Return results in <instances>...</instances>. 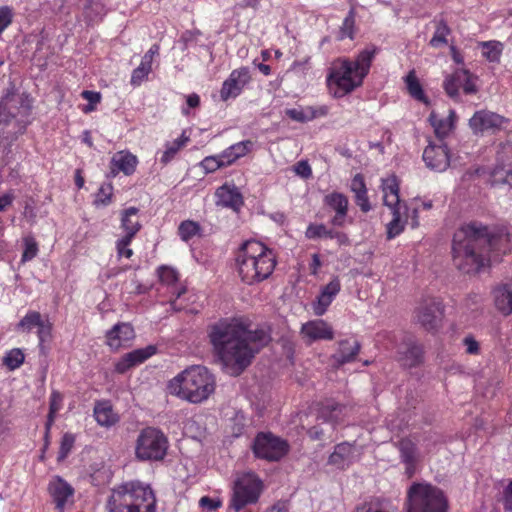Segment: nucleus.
I'll use <instances>...</instances> for the list:
<instances>
[{"mask_svg":"<svg viewBox=\"0 0 512 512\" xmlns=\"http://www.w3.org/2000/svg\"><path fill=\"white\" fill-rule=\"evenodd\" d=\"M250 327L251 322L245 317L221 318L208 326L214 354L233 375L241 374L271 339L266 330Z\"/></svg>","mask_w":512,"mask_h":512,"instance_id":"obj_1","label":"nucleus"},{"mask_svg":"<svg viewBox=\"0 0 512 512\" xmlns=\"http://www.w3.org/2000/svg\"><path fill=\"white\" fill-rule=\"evenodd\" d=\"M508 242V234L503 229L471 221L453 235V263L463 273H477L489 264L492 253L505 254Z\"/></svg>","mask_w":512,"mask_h":512,"instance_id":"obj_2","label":"nucleus"},{"mask_svg":"<svg viewBox=\"0 0 512 512\" xmlns=\"http://www.w3.org/2000/svg\"><path fill=\"white\" fill-rule=\"evenodd\" d=\"M235 269L246 285H256L273 274L277 257L274 251L257 240L244 241L235 252Z\"/></svg>","mask_w":512,"mask_h":512,"instance_id":"obj_3","label":"nucleus"},{"mask_svg":"<svg viewBox=\"0 0 512 512\" xmlns=\"http://www.w3.org/2000/svg\"><path fill=\"white\" fill-rule=\"evenodd\" d=\"M214 375L204 366L193 365L168 383L170 394L197 404L207 400L215 391Z\"/></svg>","mask_w":512,"mask_h":512,"instance_id":"obj_4","label":"nucleus"},{"mask_svg":"<svg viewBox=\"0 0 512 512\" xmlns=\"http://www.w3.org/2000/svg\"><path fill=\"white\" fill-rule=\"evenodd\" d=\"M107 506L109 512H155L156 498L149 485L130 481L113 489Z\"/></svg>","mask_w":512,"mask_h":512,"instance_id":"obj_5","label":"nucleus"},{"mask_svg":"<svg viewBox=\"0 0 512 512\" xmlns=\"http://www.w3.org/2000/svg\"><path fill=\"white\" fill-rule=\"evenodd\" d=\"M449 503L444 492L428 483H413L405 503L406 512H447Z\"/></svg>","mask_w":512,"mask_h":512,"instance_id":"obj_6","label":"nucleus"},{"mask_svg":"<svg viewBox=\"0 0 512 512\" xmlns=\"http://www.w3.org/2000/svg\"><path fill=\"white\" fill-rule=\"evenodd\" d=\"M360 74L352 67L351 59L338 58L329 70L326 78L329 92L335 98H342L363 84Z\"/></svg>","mask_w":512,"mask_h":512,"instance_id":"obj_7","label":"nucleus"},{"mask_svg":"<svg viewBox=\"0 0 512 512\" xmlns=\"http://www.w3.org/2000/svg\"><path fill=\"white\" fill-rule=\"evenodd\" d=\"M263 489V481L256 473L241 474L234 481L229 507L239 512L247 505L256 504Z\"/></svg>","mask_w":512,"mask_h":512,"instance_id":"obj_8","label":"nucleus"},{"mask_svg":"<svg viewBox=\"0 0 512 512\" xmlns=\"http://www.w3.org/2000/svg\"><path fill=\"white\" fill-rule=\"evenodd\" d=\"M169 447L167 436L158 428L146 427L139 433L135 455L141 461H161Z\"/></svg>","mask_w":512,"mask_h":512,"instance_id":"obj_9","label":"nucleus"},{"mask_svg":"<svg viewBox=\"0 0 512 512\" xmlns=\"http://www.w3.org/2000/svg\"><path fill=\"white\" fill-rule=\"evenodd\" d=\"M254 456L268 462H278L290 451L287 440L272 432H258L251 446Z\"/></svg>","mask_w":512,"mask_h":512,"instance_id":"obj_10","label":"nucleus"},{"mask_svg":"<svg viewBox=\"0 0 512 512\" xmlns=\"http://www.w3.org/2000/svg\"><path fill=\"white\" fill-rule=\"evenodd\" d=\"M31 110L32 100L28 96L8 92L0 102V125L8 124L12 119L27 125Z\"/></svg>","mask_w":512,"mask_h":512,"instance_id":"obj_11","label":"nucleus"},{"mask_svg":"<svg viewBox=\"0 0 512 512\" xmlns=\"http://www.w3.org/2000/svg\"><path fill=\"white\" fill-rule=\"evenodd\" d=\"M47 493L57 512H65L66 507L74 503L75 489L59 475L51 477L47 485Z\"/></svg>","mask_w":512,"mask_h":512,"instance_id":"obj_12","label":"nucleus"},{"mask_svg":"<svg viewBox=\"0 0 512 512\" xmlns=\"http://www.w3.org/2000/svg\"><path fill=\"white\" fill-rule=\"evenodd\" d=\"M442 302L436 298H426L416 309L417 322L427 331L436 330L443 317Z\"/></svg>","mask_w":512,"mask_h":512,"instance_id":"obj_13","label":"nucleus"},{"mask_svg":"<svg viewBox=\"0 0 512 512\" xmlns=\"http://www.w3.org/2000/svg\"><path fill=\"white\" fill-rule=\"evenodd\" d=\"M443 88L447 95L453 99L459 96L460 90L465 94H475L477 92L475 77L466 69H456L448 75L443 82Z\"/></svg>","mask_w":512,"mask_h":512,"instance_id":"obj_14","label":"nucleus"},{"mask_svg":"<svg viewBox=\"0 0 512 512\" xmlns=\"http://www.w3.org/2000/svg\"><path fill=\"white\" fill-rule=\"evenodd\" d=\"M250 81L251 74L248 67L243 66L232 70L228 78L222 83L219 91L220 99L227 102L230 99L237 98Z\"/></svg>","mask_w":512,"mask_h":512,"instance_id":"obj_15","label":"nucleus"},{"mask_svg":"<svg viewBox=\"0 0 512 512\" xmlns=\"http://www.w3.org/2000/svg\"><path fill=\"white\" fill-rule=\"evenodd\" d=\"M424 359V348L413 335H404L397 348V360L402 366L413 368Z\"/></svg>","mask_w":512,"mask_h":512,"instance_id":"obj_16","label":"nucleus"},{"mask_svg":"<svg viewBox=\"0 0 512 512\" xmlns=\"http://www.w3.org/2000/svg\"><path fill=\"white\" fill-rule=\"evenodd\" d=\"M508 120L489 110L476 111L469 120V126L475 135L495 133L499 131Z\"/></svg>","mask_w":512,"mask_h":512,"instance_id":"obj_17","label":"nucleus"},{"mask_svg":"<svg viewBox=\"0 0 512 512\" xmlns=\"http://www.w3.org/2000/svg\"><path fill=\"white\" fill-rule=\"evenodd\" d=\"M300 334L307 344L334 339L333 327L323 319L310 320L302 324Z\"/></svg>","mask_w":512,"mask_h":512,"instance_id":"obj_18","label":"nucleus"},{"mask_svg":"<svg viewBox=\"0 0 512 512\" xmlns=\"http://www.w3.org/2000/svg\"><path fill=\"white\" fill-rule=\"evenodd\" d=\"M350 410L351 408L345 404L338 403L334 400H326L320 404L317 418L336 428L346 421Z\"/></svg>","mask_w":512,"mask_h":512,"instance_id":"obj_19","label":"nucleus"},{"mask_svg":"<svg viewBox=\"0 0 512 512\" xmlns=\"http://www.w3.org/2000/svg\"><path fill=\"white\" fill-rule=\"evenodd\" d=\"M157 274L159 277V280L162 284L166 285L167 287H172V296L170 298V305L173 310L175 311H181L183 309L182 305H178L177 301L178 299L186 293L185 287H176V284L179 281V273L178 271L167 265H161L157 269Z\"/></svg>","mask_w":512,"mask_h":512,"instance_id":"obj_20","label":"nucleus"},{"mask_svg":"<svg viewBox=\"0 0 512 512\" xmlns=\"http://www.w3.org/2000/svg\"><path fill=\"white\" fill-rule=\"evenodd\" d=\"M423 160L428 168L435 171H445L450 164V154L446 144L430 143L423 152Z\"/></svg>","mask_w":512,"mask_h":512,"instance_id":"obj_21","label":"nucleus"},{"mask_svg":"<svg viewBox=\"0 0 512 512\" xmlns=\"http://www.w3.org/2000/svg\"><path fill=\"white\" fill-rule=\"evenodd\" d=\"M341 290V282L338 276H334L329 283L323 286L316 300L312 303L313 312L316 316L324 315L329 306Z\"/></svg>","mask_w":512,"mask_h":512,"instance_id":"obj_22","label":"nucleus"},{"mask_svg":"<svg viewBox=\"0 0 512 512\" xmlns=\"http://www.w3.org/2000/svg\"><path fill=\"white\" fill-rule=\"evenodd\" d=\"M324 205L335 212L331 219L333 226L342 227L348 214L349 200L346 195L340 192H331L323 199Z\"/></svg>","mask_w":512,"mask_h":512,"instance_id":"obj_23","label":"nucleus"},{"mask_svg":"<svg viewBox=\"0 0 512 512\" xmlns=\"http://www.w3.org/2000/svg\"><path fill=\"white\" fill-rule=\"evenodd\" d=\"M135 337L134 328L129 323H118L114 325L106 333V343L113 349L118 350L121 347L129 345L130 341Z\"/></svg>","mask_w":512,"mask_h":512,"instance_id":"obj_24","label":"nucleus"},{"mask_svg":"<svg viewBox=\"0 0 512 512\" xmlns=\"http://www.w3.org/2000/svg\"><path fill=\"white\" fill-rule=\"evenodd\" d=\"M216 204L238 211L244 204L243 197L237 187L224 184L215 192Z\"/></svg>","mask_w":512,"mask_h":512,"instance_id":"obj_25","label":"nucleus"},{"mask_svg":"<svg viewBox=\"0 0 512 512\" xmlns=\"http://www.w3.org/2000/svg\"><path fill=\"white\" fill-rule=\"evenodd\" d=\"M361 350V343L356 339H343L338 342V349L332 358L338 365H344L356 360Z\"/></svg>","mask_w":512,"mask_h":512,"instance_id":"obj_26","label":"nucleus"},{"mask_svg":"<svg viewBox=\"0 0 512 512\" xmlns=\"http://www.w3.org/2000/svg\"><path fill=\"white\" fill-rule=\"evenodd\" d=\"M138 164V159L135 155L130 152L120 151L116 153L110 163V173L112 176H116L119 172H123L125 175H132Z\"/></svg>","mask_w":512,"mask_h":512,"instance_id":"obj_27","label":"nucleus"},{"mask_svg":"<svg viewBox=\"0 0 512 512\" xmlns=\"http://www.w3.org/2000/svg\"><path fill=\"white\" fill-rule=\"evenodd\" d=\"M328 112L329 109L327 106H306L286 109L285 115L293 121L305 123L319 117H324L328 114Z\"/></svg>","mask_w":512,"mask_h":512,"instance_id":"obj_28","label":"nucleus"},{"mask_svg":"<svg viewBox=\"0 0 512 512\" xmlns=\"http://www.w3.org/2000/svg\"><path fill=\"white\" fill-rule=\"evenodd\" d=\"M378 52L379 48L374 44H370L359 51L354 60H351L352 67L360 74L363 80L369 74L372 62Z\"/></svg>","mask_w":512,"mask_h":512,"instance_id":"obj_29","label":"nucleus"},{"mask_svg":"<svg viewBox=\"0 0 512 512\" xmlns=\"http://www.w3.org/2000/svg\"><path fill=\"white\" fill-rule=\"evenodd\" d=\"M93 413L96 422L102 427L109 428L119 421L118 414L114 411L111 402L108 400L97 401Z\"/></svg>","mask_w":512,"mask_h":512,"instance_id":"obj_30","label":"nucleus"},{"mask_svg":"<svg viewBox=\"0 0 512 512\" xmlns=\"http://www.w3.org/2000/svg\"><path fill=\"white\" fill-rule=\"evenodd\" d=\"M382 191L384 204L390 209L402 207L399 196V181L395 175L382 180Z\"/></svg>","mask_w":512,"mask_h":512,"instance_id":"obj_31","label":"nucleus"},{"mask_svg":"<svg viewBox=\"0 0 512 512\" xmlns=\"http://www.w3.org/2000/svg\"><path fill=\"white\" fill-rule=\"evenodd\" d=\"M120 220V227L125 232L124 236H129V238L134 239L142 228L139 220V209L136 207L124 209L121 213Z\"/></svg>","mask_w":512,"mask_h":512,"instance_id":"obj_32","label":"nucleus"},{"mask_svg":"<svg viewBox=\"0 0 512 512\" xmlns=\"http://www.w3.org/2000/svg\"><path fill=\"white\" fill-rule=\"evenodd\" d=\"M455 120V112L453 110H449V115L447 117H439L436 112H431L429 116V122L431 126L434 128V133L436 137L442 141L445 137L449 135L454 127Z\"/></svg>","mask_w":512,"mask_h":512,"instance_id":"obj_33","label":"nucleus"},{"mask_svg":"<svg viewBox=\"0 0 512 512\" xmlns=\"http://www.w3.org/2000/svg\"><path fill=\"white\" fill-rule=\"evenodd\" d=\"M496 308L504 315L512 312V283L502 284L493 290Z\"/></svg>","mask_w":512,"mask_h":512,"instance_id":"obj_34","label":"nucleus"},{"mask_svg":"<svg viewBox=\"0 0 512 512\" xmlns=\"http://www.w3.org/2000/svg\"><path fill=\"white\" fill-rule=\"evenodd\" d=\"M253 147L251 140L237 142L220 153L226 167L232 165L239 158L247 155Z\"/></svg>","mask_w":512,"mask_h":512,"instance_id":"obj_35","label":"nucleus"},{"mask_svg":"<svg viewBox=\"0 0 512 512\" xmlns=\"http://www.w3.org/2000/svg\"><path fill=\"white\" fill-rule=\"evenodd\" d=\"M353 454V445L348 442H342L335 446L334 451L328 458V463L337 468L344 469L351 463Z\"/></svg>","mask_w":512,"mask_h":512,"instance_id":"obj_36","label":"nucleus"},{"mask_svg":"<svg viewBox=\"0 0 512 512\" xmlns=\"http://www.w3.org/2000/svg\"><path fill=\"white\" fill-rule=\"evenodd\" d=\"M189 141V136L186 135L185 131H183L179 138L173 141L166 142L164 145L165 149L162 152L161 157L159 159L160 163L162 165H167L168 163H170L176 157L179 151L182 150L187 145Z\"/></svg>","mask_w":512,"mask_h":512,"instance_id":"obj_37","label":"nucleus"},{"mask_svg":"<svg viewBox=\"0 0 512 512\" xmlns=\"http://www.w3.org/2000/svg\"><path fill=\"white\" fill-rule=\"evenodd\" d=\"M432 23L434 24L435 31L432 38L429 41V45L433 48H439L447 45V37L451 33V29L447 21L441 16L435 17Z\"/></svg>","mask_w":512,"mask_h":512,"instance_id":"obj_38","label":"nucleus"},{"mask_svg":"<svg viewBox=\"0 0 512 512\" xmlns=\"http://www.w3.org/2000/svg\"><path fill=\"white\" fill-rule=\"evenodd\" d=\"M354 512H395V507L388 499L374 497L358 506Z\"/></svg>","mask_w":512,"mask_h":512,"instance_id":"obj_39","label":"nucleus"},{"mask_svg":"<svg viewBox=\"0 0 512 512\" xmlns=\"http://www.w3.org/2000/svg\"><path fill=\"white\" fill-rule=\"evenodd\" d=\"M489 182L494 188H512V170L503 166L494 168Z\"/></svg>","mask_w":512,"mask_h":512,"instance_id":"obj_40","label":"nucleus"},{"mask_svg":"<svg viewBox=\"0 0 512 512\" xmlns=\"http://www.w3.org/2000/svg\"><path fill=\"white\" fill-rule=\"evenodd\" d=\"M393 215L392 220L387 224V239L391 240L399 236L405 227L406 220L402 219V207L390 209Z\"/></svg>","mask_w":512,"mask_h":512,"instance_id":"obj_41","label":"nucleus"},{"mask_svg":"<svg viewBox=\"0 0 512 512\" xmlns=\"http://www.w3.org/2000/svg\"><path fill=\"white\" fill-rule=\"evenodd\" d=\"M405 83L409 94L416 100L428 103V99L423 91V88L415 74L414 70H411L405 77Z\"/></svg>","mask_w":512,"mask_h":512,"instance_id":"obj_42","label":"nucleus"},{"mask_svg":"<svg viewBox=\"0 0 512 512\" xmlns=\"http://www.w3.org/2000/svg\"><path fill=\"white\" fill-rule=\"evenodd\" d=\"M43 317L40 312L30 310L17 324V329L23 332H31L34 328H37L42 322Z\"/></svg>","mask_w":512,"mask_h":512,"instance_id":"obj_43","label":"nucleus"},{"mask_svg":"<svg viewBox=\"0 0 512 512\" xmlns=\"http://www.w3.org/2000/svg\"><path fill=\"white\" fill-rule=\"evenodd\" d=\"M398 449L402 462H410L411 460L417 459V446L410 438L405 437L399 440Z\"/></svg>","mask_w":512,"mask_h":512,"instance_id":"obj_44","label":"nucleus"},{"mask_svg":"<svg viewBox=\"0 0 512 512\" xmlns=\"http://www.w3.org/2000/svg\"><path fill=\"white\" fill-rule=\"evenodd\" d=\"M355 35V12L350 10L347 16L344 18L342 25L338 32V40H344L346 38L354 39Z\"/></svg>","mask_w":512,"mask_h":512,"instance_id":"obj_45","label":"nucleus"},{"mask_svg":"<svg viewBox=\"0 0 512 512\" xmlns=\"http://www.w3.org/2000/svg\"><path fill=\"white\" fill-rule=\"evenodd\" d=\"M333 229H327L324 224H309L305 231V237L307 239H319V238H329L333 239L334 234Z\"/></svg>","mask_w":512,"mask_h":512,"instance_id":"obj_46","label":"nucleus"},{"mask_svg":"<svg viewBox=\"0 0 512 512\" xmlns=\"http://www.w3.org/2000/svg\"><path fill=\"white\" fill-rule=\"evenodd\" d=\"M152 72V66L140 62L139 66L136 67L131 74L130 84L134 88L139 87Z\"/></svg>","mask_w":512,"mask_h":512,"instance_id":"obj_47","label":"nucleus"},{"mask_svg":"<svg viewBox=\"0 0 512 512\" xmlns=\"http://www.w3.org/2000/svg\"><path fill=\"white\" fill-rule=\"evenodd\" d=\"M24 250L21 257V262L26 263L34 259L38 252L39 246L33 236H26L23 238Z\"/></svg>","mask_w":512,"mask_h":512,"instance_id":"obj_48","label":"nucleus"},{"mask_svg":"<svg viewBox=\"0 0 512 512\" xmlns=\"http://www.w3.org/2000/svg\"><path fill=\"white\" fill-rule=\"evenodd\" d=\"M75 441L76 437L73 433L66 432L63 434L57 456L58 462H61L68 457V455L72 451V448L74 447Z\"/></svg>","mask_w":512,"mask_h":512,"instance_id":"obj_49","label":"nucleus"},{"mask_svg":"<svg viewBox=\"0 0 512 512\" xmlns=\"http://www.w3.org/2000/svg\"><path fill=\"white\" fill-rule=\"evenodd\" d=\"M200 231V225L197 222L191 220H185L180 223L178 227V234L180 238L187 242Z\"/></svg>","mask_w":512,"mask_h":512,"instance_id":"obj_50","label":"nucleus"},{"mask_svg":"<svg viewBox=\"0 0 512 512\" xmlns=\"http://www.w3.org/2000/svg\"><path fill=\"white\" fill-rule=\"evenodd\" d=\"M25 356L21 349L14 348L7 352L4 357L3 363L10 370L19 368L24 362Z\"/></svg>","mask_w":512,"mask_h":512,"instance_id":"obj_51","label":"nucleus"},{"mask_svg":"<svg viewBox=\"0 0 512 512\" xmlns=\"http://www.w3.org/2000/svg\"><path fill=\"white\" fill-rule=\"evenodd\" d=\"M156 353V347L149 345L145 348L135 349L128 353L129 358L132 359L134 366L139 365L146 361L148 358Z\"/></svg>","mask_w":512,"mask_h":512,"instance_id":"obj_52","label":"nucleus"},{"mask_svg":"<svg viewBox=\"0 0 512 512\" xmlns=\"http://www.w3.org/2000/svg\"><path fill=\"white\" fill-rule=\"evenodd\" d=\"M112 197H113V185L112 183H103L97 194H96V198H95V205H103V206H107L109 205L111 202H112Z\"/></svg>","mask_w":512,"mask_h":512,"instance_id":"obj_53","label":"nucleus"},{"mask_svg":"<svg viewBox=\"0 0 512 512\" xmlns=\"http://www.w3.org/2000/svg\"><path fill=\"white\" fill-rule=\"evenodd\" d=\"M38 346L43 349L44 344L49 342L52 338V323L46 317L43 322L37 327Z\"/></svg>","mask_w":512,"mask_h":512,"instance_id":"obj_54","label":"nucleus"},{"mask_svg":"<svg viewBox=\"0 0 512 512\" xmlns=\"http://www.w3.org/2000/svg\"><path fill=\"white\" fill-rule=\"evenodd\" d=\"M200 167L205 173H213L220 168L226 167L221 155L207 156L200 162Z\"/></svg>","mask_w":512,"mask_h":512,"instance_id":"obj_55","label":"nucleus"},{"mask_svg":"<svg viewBox=\"0 0 512 512\" xmlns=\"http://www.w3.org/2000/svg\"><path fill=\"white\" fill-rule=\"evenodd\" d=\"M132 241L133 239L129 238V236H123L116 241V251L118 257H125L130 259L133 256L134 252L130 248Z\"/></svg>","mask_w":512,"mask_h":512,"instance_id":"obj_56","label":"nucleus"},{"mask_svg":"<svg viewBox=\"0 0 512 512\" xmlns=\"http://www.w3.org/2000/svg\"><path fill=\"white\" fill-rule=\"evenodd\" d=\"M404 209L403 214L405 215L406 222L410 219L411 228H417L419 226V209L420 205L418 203H414L412 207H407L406 205H402Z\"/></svg>","mask_w":512,"mask_h":512,"instance_id":"obj_57","label":"nucleus"},{"mask_svg":"<svg viewBox=\"0 0 512 512\" xmlns=\"http://www.w3.org/2000/svg\"><path fill=\"white\" fill-rule=\"evenodd\" d=\"M13 21V10L9 6L0 7V35Z\"/></svg>","mask_w":512,"mask_h":512,"instance_id":"obj_58","label":"nucleus"},{"mask_svg":"<svg viewBox=\"0 0 512 512\" xmlns=\"http://www.w3.org/2000/svg\"><path fill=\"white\" fill-rule=\"evenodd\" d=\"M354 200L357 206L363 213H367L371 210V204L367 195V189L361 192L354 193Z\"/></svg>","mask_w":512,"mask_h":512,"instance_id":"obj_59","label":"nucleus"},{"mask_svg":"<svg viewBox=\"0 0 512 512\" xmlns=\"http://www.w3.org/2000/svg\"><path fill=\"white\" fill-rule=\"evenodd\" d=\"M186 104L187 107L182 108V114L187 116L190 113L189 109H194L200 106V96L196 93L189 94L186 97Z\"/></svg>","mask_w":512,"mask_h":512,"instance_id":"obj_60","label":"nucleus"},{"mask_svg":"<svg viewBox=\"0 0 512 512\" xmlns=\"http://www.w3.org/2000/svg\"><path fill=\"white\" fill-rule=\"evenodd\" d=\"M483 47L485 49L483 54L486 56V58L489 61H498L499 60L501 51L496 46L491 45L489 42H485L483 44Z\"/></svg>","mask_w":512,"mask_h":512,"instance_id":"obj_61","label":"nucleus"},{"mask_svg":"<svg viewBox=\"0 0 512 512\" xmlns=\"http://www.w3.org/2000/svg\"><path fill=\"white\" fill-rule=\"evenodd\" d=\"M132 367H134V364L132 363V359L129 358V355L127 353L116 363L115 370L118 373L123 374Z\"/></svg>","mask_w":512,"mask_h":512,"instance_id":"obj_62","label":"nucleus"},{"mask_svg":"<svg viewBox=\"0 0 512 512\" xmlns=\"http://www.w3.org/2000/svg\"><path fill=\"white\" fill-rule=\"evenodd\" d=\"M350 189L353 193L361 192L367 189L363 175L356 174L351 180Z\"/></svg>","mask_w":512,"mask_h":512,"instance_id":"obj_63","label":"nucleus"},{"mask_svg":"<svg viewBox=\"0 0 512 512\" xmlns=\"http://www.w3.org/2000/svg\"><path fill=\"white\" fill-rule=\"evenodd\" d=\"M503 506L506 512H512V481L504 489Z\"/></svg>","mask_w":512,"mask_h":512,"instance_id":"obj_64","label":"nucleus"}]
</instances>
